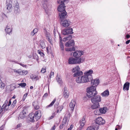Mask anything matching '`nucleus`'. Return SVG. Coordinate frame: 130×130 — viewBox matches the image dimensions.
Listing matches in <instances>:
<instances>
[{"label": "nucleus", "mask_w": 130, "mask_h": 130, "mask_svg": "<svg viewBox=\"0 0 130 130\" xmlns=\"http://www.w3.org/2000/svg\"><path fill=\"white\" fill-rule=\"evenodd\" d=\"M87 95L89 98H91V100L93 104L99 103L101 100L100 96L97 95L94 96L98 94L96 90V88L95 87H90L87 89Z\"/></svg>", "instance_id": "obj_1"}, {"label": "nucleus", "mask_w": 130, "mask_h": 130, "mask_svg": "<svg viewBox=\"0 0 130 130\" xmlns=\"http://www.w3.org/2000/svg\"><path fill=\"white\" fill-rule=\"evenodd\" d=\"M93 71L91 69L85 72L84 75L82 76H79L76 79V81L78 83H83L90 82L92 79V74Z\"/></svg>", "instance_id": "obj_2"}, {"label": "nucleus", "mask_w": 130, "mask_h": 130, "mask_svg": "<svg viewBox=\"0 0 130 130\" xmlns=\"http://www.w3.org/2000/svg\"><path fill=\"white\" fill-rule=\"evenodd\" d=\"M84 61V59L80 58L79 59L76 58L72 57H70L68 59V62L70 64H75L80 63Z\"/></svg>", "instance_id": "obj_3"}, {"label": "nucleus", "mask_w": 130, "mask_h": 130, "mask_svg": "<svg viewBox=\"0 0 130 130\" xmlns=\"http://www.w3.org/2000/svg\"><path fill=\"white\" fill-rule=\"evenodd\" d=\"M72 72L74 73L73 74L74 77H77L83 75V72L80 70V69L78 66L73 68L72 70Z\"/></svg>", "instance_id": "obj_4"}, {"label": "nucleus", "mask_w": 130, "mask_h": 130, "mask_svg": "<svg viewBox=\"0 0 130 130\" xmlns=\"http://www.w3.org/2000/svg\"><path fill=\"white\" fill-rule=\"evenodd\" d=\"M66 0H58L57 2L59 4H61L58 7L57 9L59 11L62 12L66 11L65 6L64 2Z\"/></svg>", "instance_id": "obj_5"}, {"label": "nucleus", "mask_w": 130, "mask_h": 130, "mask_svg": "<svg viewBox=\"0 0 130 130\" xmlns=\"http://www.w3.org/2000/svg\"><path fill=\"white\" fill-rule=\"evenodd\" d=\"M70 117V113H66L63 119L62 123L64 124V125L66 127H67L68 126V122L69 121L68 120L69 119Z\"/></svg>", "instance_id": "obj_6"}, {"label": "nucleus", "mask_w": 130, "mask_h": 130, "mask_svg": "<svg viewBox=\"0 0 130 130\" xmlns=\"http://www.w3.org/2000/svg\"><path fill=\"white\" fill-rule=\"evenodd\" d=\"M84 54L83 52L82 51L77 50L74 52L73 54V56L76 58L79 59L81 56Z\"/></svg>", "instance_id": "obj_7"}, {"label": "nucleus", "mask_w": 130, "mask_h": 130, "mask_svg": "<svg viewBox=\"0 0 130 130\" xmlns=\"http://www.w3.org/2000/svg\"><path fill=\"white\" fill-rule=\"evenodd\" d=\"M72 28H65L62 31V33L64 35H67L69 34H72L73 33Z\"/></svg>", "instance_id": "obj_8"}, {"label": "nucleus", "mask_w": 130, "mask_h": 130, "mask_svg": "<svg viewBox=\"0 0 130 130\" xmlns=\"http://www.w3.org/2000/svg\"><path fill=\"white\" fill-rule=\"evenodd\" d=\"M14 12L16 14H18L20 12L19 4L17 1L14 2Z\"/></svg>", "instance_id": "obj_9"}, {"label": "nucleus", "mask_w": 130, "mask_h": 130, "mask_svg": "<svg viewBox=\"0 0 130 130\" xmlns=\"http://www.w3.org/2000/svg\"><path fill=\"white\" fill-rule=\"evenodd\" d=\"M71 22L69 20L65 19L61 21V24L64 27H67L70 25Z\"/></svg>", "instance_id": "obj_10"}, {"label": "nucleus", "mask_w": 130, "mask_h": 130, "mask_svg": "<svg viewBox=\"0 0 130 130\" xmlns=\"http://www.w3.org/2000/svg\"><path fill=\"white\" fill-rule=\"evenodd\" d=\"M96 124L99 125H103L105 123V121L101 117H99L95 120Z\"/></svg>", "instance_id": "obj_11"}, {"label": "nucleus", "mask_w": 130, "mask_h": 130, "mask_svg": "<svg viewBox=\"0 0 130 130\" xmlns=\"http://www.w3.org/2000/svg\"><path fill=\"white\" fill-rule=\"evenodd\" d=\"M67 13L66 11L62 12L61 13H59L60 19L61 21L64 20L67 17Z\"/></svg>", "instance_id": "obj_12"}, {"label": "nucleus", "mask_w": 130, "mask_h": 130, "mask_svg": "<svg viewBox=\"0 0 130 130\" xmlns=\"http://www.w3.org/2000/svg\"><path fill=\"white\" fill-rule=\"evenodd\" d=\"M5 30L7 34L9 35L12 34V28L10 27L9 24H7L6 28L5 29Z\"/></svg>", "instance_id": "obj_13"}, {"label": "nucleus", "mask_w": 130, "mask_h": 130, "mask_svg": "<svg viewBox=\"0 0 130 130\" xmlns=\"http://www.w3.org/2000/svg\"><path fill=\"white\" fill-rule=\"evenodd\" d=\"M75 44L74 41L73 40H70L66 43L65 46L66 47H70L73 46Z\"/></svg>", "instance_id": "obj_14"}, {"label": "nucleus", "mask_w": 130, "mask_h": 130, "mask_svg": "<svg viewBox=\"0 0 130 130\" xmlns=\"http://www.w3.org/2000/svg\"><path fill=\"white\" fill-rule=\"evenodd\" d=\"M34 115L35 119L37 121L41 117V112L40 111L38 110L36 112Z\"/></svg>", "instance_id": "obj_15"}, {"label": "nucleus", "mask_w": 130, "mask_h": 130, "mask_svg": "<svg viewBox=\"0 0 130 130\" xmlns=\"http://www.w3.org/2000/svg\"><path fill=\"white\" fill-rule=\"evenodd\" d=\"M91 81V84L94 85V86L92 85L91 87L93 86L96 87L95 86H97L99 83V81L98 79H96L93 80H92V79Z\"/></svg>", "instance_id": "obj_16"}, {"label": "nucleus", "mask_w": 130, "mask_h": 130, "mask_svg": "<svg viewBox=\"0 0 130 130\" xmlns=\"http://www.w3.org/2000/svg\"><path fill=\"white\" fill-rule=\"evenodd\" d=\"M75 104L76 102L73 100H72L69 106L72 111H73Z\"/></svg>", "instance_id": "obj_17"}, {"label": "nucleus", "mask_w": 130, "mask_h": 130, "mask_svg": "<svg viewBox=\"0 0 130 130\" xmlns=\"http://www.w3.org/2000/svg\"><path fill=\"white\" fill-rule=\"evenodd\" d=\"M35 115L33 113H31L29 115V120L32 122H34L35 121Z\"/></svg>", "instance_id": "obj_18"}, {"label": "nucleus", "mask_w": 130, "mask_h": 130, "mask_svg": "<svg viewBox=\"0 0 130 130\" xmlns=\"http://www.w3.org/2000/svg\"><path fill=\"white\" fill-rule=\"evenodd\" d=\"M63 97L66 98H68L69 95V93L68 91L67 90L66 88L65 87L64 88V90L63 92Z\"/></svg>", "instance_id": "obj_19"}, {"label": "nucleus", "mask_w": 130, "mask_h": 130, "mask_svg": "<svg viewBox=\"0 0 130 130\" xmlns=\"http://www.w3.org/2000/svg\"><path fill=\"white\" fill-rule=\"evenodd\" d=\"M6 11L7 12H8L9 11H10L12 10V7L11 4L10 3H7L6 6Z\"/></svg>", "instance_id": "obj_20"}, {"label": "nucleus", "mask_w": 130, "mask_h": 130, "mask_svg": "<svg viewBox=\"0 0 130 130\" xmlns=\"http://www.w3.org/2000/svg\"><path fill=\"white\" fill-rule=\"evenodd\" d=\"M26 113L24 110H23L21 112L19 115V117L18 118L19 119L20 118L23 119L26 117Z\"/></svg>", "instance_id": "obj_21"}, {"label": "nucleus", "mask_w": 130, "mask_h": 130, "mask_svg": "<svg viewBox=\"0 0 130 130\" xmlns=\"http://www.w3.org/2000/svg\"><path fill=\"white\" fill-rule=\"evenodd\" d=\"M80 125L79 127V128L80 129H81L83 128V127L85 125V124L86 122V121L85 120V118H82L80 121Z\"/></svg>", "instance_id": "obj_22"}, {"label": "nucleus", "mask_w": 130, "mask_h": 130, "mask_svg": "<svg viewBox=\"0 0 130 130\" xmlns=\"http://www.w3.org/2000/svg\"><path fill=\"white\" fill-rule=\"evenodd\" d=\"M129 83L127 82L125 83L123 86V90L125 91V90H129Z\"/></svg>", "instance_id": "obj_23"}, {"label": "nucleus", "mask_w": 130, "mask_h": 130, "mask_svg": "<svg viewBox=\"0 0 130 130\" xmlns=\"http://www.w3.org/2000/svg\"><path fill=\"white\" fill-rule=\"evenodd\" d=\"M109 92L108 90L107 89L104 91L103 93L101 94V95L103 96H107L109 95Z\"/></svg>", "instance_id": "obj_24"}, {"label": "nucleus", "mask_w": 130, "mask_h": 130, "mask_svg": "<svg viewBox=\"0 0 130 130\" xmlns=\"http://www.w3.org/2000/svg\"><path fill=\"white\" fill-rule=\"evenodd\" d=\"M107 108L106 107H104L101 108L99 109L100 112L101 113H105L106 112Z\"/></svg>", "instance_id": "obj_25"}, {"label": "nucleus", "mask_w": 130, "mask_h": 130, "mask_svg": "<svg viewBox=\"0 0 130 130\" xmlns=\"http://www.w3.org/2000/svg\"><path fill=\"white\" fill-rule=\"evenodd\" d=\"M99 106V103H95L92 105L91 108L93 109H95L98 108Z\"/></svg>", "instance_id": "obj_26"}, {"label": "nucleus", "mask_w": 130, "mask_h": 130, "mask_svg": "<svg viewBox=\"0 0 130 130\" xmlns=\"http://www.w3.org/2000/svg\"><path fill=\"white\" fill-rule=\"evenodd\" d=\"M32 104L35 109L37 110L39 108V107L38 104L37 102H34Z\"/></svg>", "instance_id": "obj_27"}, {"label": "nucleus", "mask_w": 130, "mask_h": 130, "mask_svg": "<svg viewBox=\"0 0 130 130\" xmlns=\"http://www.w3.org/2000/svg\"><path fill=\"white\" fill-rule=\"evenodd\" d=\"M72 38V36L71 35H70L68 37H66L63 39V41H66L68 40H70Z\"/></svg>", "instance_id": "obj_28"}, {"label": "nucleus", "mask_w": 130, "mask_h": 130, "mask_svg": "<svg viewBox=\"0 0 130 130\" xmlns=\"http://www.w3.org/2000/svg\"><path fill=\"white\" fill-rule=\"evenodd\" d=\"M20 75H25L28 73V72L27 70H24L22 71L21 70V71Z\"/></svg>", "instance_id": "obj_29"}, {"label": "nucleus", "mask_w": 130, "mask_h": 130, "mask_svg": "<svg viewBox=\"0 0 130 130\" xmlns=\"http://www.w3.org/2000/svg\"><path fill=\"white\" fill-rule=\"evenodd\" d=\"M65 50L67 51H75V49L74 47H72L66 48Z\"/></svg>", "instance_id": "obj_30"}, {"label": "nucleus", "mask_w": 130, "mask_h": 130, "mask_svg": "<svg viewBox=\"0 0 130 130\" xmlns=\"http://www.w3.org/2000/svg\"><path fill=\"white\" fill-rule=\"evenodd\" d=\"M5 87V84L2 82V80L0 79V89H4Z\"/></svg>", "instance_id": "obj_31"}, {"label": "nucleus", "mask_w": 130, "mask_h": 130, "mask_svg": "<svg viewBox=\"0 0 130 130\" xmlns=\"http://www.w3.org/2000/svg\"><path fill=\"white\" fill-rule=\"evenodd\" d=\"M63 107L62 106H61L57 107V113H58L59 112H60L63 109Z\"/></svg>", "instance_id": "obj_32"}, {"label": "nucleus", "mask_w": 130, "mask_h": 130, "mask_svg": "<svg viewBox=\"0 0 130 130\" xmlns=\"http://www.w3.org/2000/svg\"><path fill=\"white\" fill-rule=\"evenodd\" d=\"M95 125L89 127L87 128V130H95Z\"/></svg>", "instance_id": "obj_33"}, {"label": "nucleus", "mask_w": 130, "mask_h": 130, "mask_svg": "<svg viewBox=\"0 0 130 130\" xmlns=\"http://www.w3.org/2000/svg\"><path fill=\"white\" fill-rule=\"evenodd\" d=\"M56 80L60 85L61 86L62 84V82L61 79L58 77V78H56Z\"/></svg>", "instance_id": "obj_34"}, {"label": "nucleus", "mask_w": 130, "mask_h": 130, "mask_svg": "<svg viewBox=\"0 0 130 130\" xmlns=\"http://www.w3.org/2000/svg\"><path fill=\"white\" fill-rule=\"evenodd\" d=\"M40 46L42 49L44 48L45 47L44 43L43 41H41L40 43Z\"/></svg>", "instance_id": "obj_35"}, {"label": "nucleus", "mask_w": 130, "mask_h": 130, "mask_svg": "<svg viewBox=\"0 0 130 130\" xmlns=\"http://www.w3.org/2000/svg\"><path fill=\"white\" fill-rule=\"evenodd\" d=\"M38 29L37 28H35L33 31L31 32V35L33 36H34L36 33L38 31Z\"/></svg>", "instance_id": "obj_36"}, {"label": "nucleus", "mask_w": 130, "mask_h": 130, "mask_svg": "<svg viewBox=\"0 0 130 130\" xmlns=\"http://www.w3.org/2000/svg\"><path fill=\"white\" fill-rule=\"evenodd\" d=\"M12 70L15 72L17 73L19 75H20V73H21V69H18V70H17L16 69H12Z\"/></svg>", "instance_id": "obj_37"}, {"label": "nucleus", "mask_w": 130, "mask_h": 130, "mask_svg": "<svg viewBox=\"0 0 130 130\" xmlns=\"http://www.w3.org/2000/svg\"><path fill=\"white\" fill-rule=\"evenodd\" d=\"M56 101V99H54L53 100L52 102L50 103V104L47 105V107H51L52 106L54 103Z\"/></svg>", "instance_id": "obj_38"}, {"label": "nucleus", "mask_w": 130, "mask_h": 130, "mask_svg": "<svg viewBox=\"0 0 130 130\" xmlns=\"http://www.w3.org/2000/svg\"><path fill=\"white\" fill-rule=\"evenodd\" d=\"M38 52L39 54L41 56L43 57L44 56V54L40 50H39L38 51Z\"/></svg>", "instance_id": "obj_39"}, {"label": "nucleus", "mask_w": 130, "mask_h": 130, "mask_svg": "<svg viewBox=\"0 0 130 130\" xmlns=\"http://www.w3.org/2000/svg\"><path fill=\"white\" fill-rule=\"evenodd\" d=\"M59 46H60V47L61 48V50H63V51L64 50V46H63V43L62 42H60Z\"/></svg>", "instance_id": "obj_40"}, {"label": "nucleus", "mask_w": 130, "mask_h": 130, "mask_svg": "<svg viewBox=\"0 0 130 130\" xmlns=\"http://www.w3.org/2000/svg\"><path fill=\"white\" fill-rule=\"evenodd\" d=\"M18 85L21 87H24L26 85V84L25 83H21L18 84Z\"/></svg>", "instance_id": "obj_41"}, {"label": "nucleus", "mask_w": 130, "mask_h": 130, "mask_svg": "<svg viewBox=\"0 0 130 130\" xmlns=\"http://www.w3.org/2000/svg\"><path fill=\"white\" fill-rule=\"evenodd\" d=\"M28 94L27 93L26 94H25L23 98L22 99V100H23V101H24L25 100V99L26 97H27V95Z\"/></svg>", "instance_id": "obj_42"}, {"label": "nucleus", "mask_w": 130, "mask_h": 130, "mask_svg": "<svg viewBox=\"0 0 130 130\" xmlns=\"http://www.w3.org/2000/svg\"><path fill=\"white\" fill-rule=\"evenodd\" d=\"M46 36L47 39H48V37H51V35L48 32H46Z\"/></svg>", "instance_id": "obj_43"}, {"label": "nucleus", "mask_w": 130, "mask_h": 130, "mask_svg": "<svg viewBox=\"0 0 130 130\" xmlns=\"http://www.w3.org/2000/svg\"><path fill=\"white\" fill-rule=\"evenodd\" d=\"M99 110H95L94 111V113L96 115H99Z\"/></svg>", "instance_id": "obj_44"}, {"label": "nucleus", "mask_w": 130, "mask_h": 130, "mask_svg": "<svg viewBox=\"0 0 130 130\" xmlns=\"http://www.w3.org/2000/svg\"><path fill=\"white\" fill-rule=\"evenodd\" d=\"M54 72H51L49 75V78L50 77L51 78V77H53L54 76Z\"/></svg>", "instance_id": "obj_45"}, {"label": "nucleus", "mask_w": 130, "mask_h": 130, "mask_svg": "<svg viewBox=\"0 0 130 130\" xmlns=\"http://www.w3.org/2000/svg\"><path fill=\"white\" fill-rule=\"evenodd\" d=\"M41 72L42 73H44L46 72V69L45 68H43L41 71Z\"/></svg>", "instance_id": "obj_46"}, {"label": "nucleus", "mask_w": 130, "mask_h": 130, "mask_svg": "<svg viewBox=\"0 0 130 130\" xmlns=\"http://www.w3.org/2000/svg\"><path fill=\"white\" fill-rule=\"evenodd\" d=\"M48 41L51 44L52 42V38L51 37H48V39H47Z\"/></svg>", "instance_id": "obj_47"}, {"label": "nucleus", "mask_w": 130, "mask_h": 130, "mask_svg": "<svg viewBox=\"0 0 130 130\" xmlns=\"http://www.w3.org/2000/svg\"><path fill=\"white\" fill-rule=\"evenodd\" d=\"M64 126H65L64 125V124H63L62 123L60 125L59 127L60 129H61Z\"/></svg>", "instance_id": "obj_48"}, {"label": "nucleus", "mask_w": 130, "mask_h": 130, "mask_svg": "<svg viewBox=\"0 0 130 130\" xmlns=\"http://www.w3.org/2000/svg\"><path fill=\"white\" fill-rule=\"evenodd\" d=\"M7 105H5V104H4L3 105L2 107V108L1 109H3L4 108H5V109H7V108H7Z\"/></svg>", "instance_id": "obj_49"}, {"label": "nucleus", "mask_w": 130, "mask_h": 130, "mask_svg": "<svg viewBox=\"0 0 130 130\" xmlns=\"http://www.w3.org/2000/svg\"><path fill=\"white\" fill-rule=\"evenodd\" d=\"M43 7L45 10L47 8V6L46 4H43Z\"/></svg>", "instance_id": "obj_50"}, {"label": "nucleus", "mask_w": 130, "mask_h": 130, "mask_svg": "<svg viewBox=\"0 0 130 130\" xmlns=\"http://www.w3.org/2000/svg\"><path fill=\"white\" fill-rule=\"evenodd\" d=\"M11 99H10L9 100V103H8V104L7 105V106H9L11 104Z\"/></svg>", "instance_id": "obj_51"}, {"label": "nucleus", "mask_w": 130, "mask_h": 130, "mask_svg": "<svg viewBox=\"0 0 130 130\" xmlns=\"http://www.w3.org/2000/svg\"><path fill=\"white\" fill-rule=\"evenodd\" d=\"M19 64H20L21 66H22L23 67H26V65H24L23 64L21 63H20Z\"/></svg>", "instance_id": "obj_52"}, {"label": "nucleus", "mask_w": 130, "mask_h": 130, "mask_svg": "<svg viewBox=\"0 0 130 130\" xmlns=\"http://www.w3.org/2000/svg\"><path fill=\"white\" fill-rule=\"evenodd\" d=\"M21 126V124H18L17 126V128H18L20 127Z\"/></svg>", "instance_id": "obj_53"}, {"label": "nucleus", "mask_w": 130, "mask_h": 130, "mask_svg": "<svg viewBox=\"0 0 130 130\" xmlns=\"http://www.w3.org/2000/svg\"><path fill=\"white\" fill-rule=\"evenodd\" d=\"M11 106L12 108H13L15 106V104L12 103V104L11 105Z\"/></svg>", "instance_id": "obj_54"}, {"label": "nucleus", "mask_w": 130, "mask_h": 130, "mask_svg": "<svg viewBox=\"0 0 130 130\" xmlns=\"http://www.w3.org/2000/svg\"><path fill=\"white\" fill-rule=\"evenodd\" d=\"M48 95V94L47 93H45L44 95L43 96V97L46 98V97Z\"/></svg>", "instance_id": "obj_55"}, {"label": "nucleus", "mask_w": 130, "mask_h": 130, "mask_svg": "<svg viewBox=\"0 0 130 130\" xmlns=\"http://www.w3.org/2000/svg\"><path fill=\"white\" fill-rule=\"evenodd\" d=\"M59 105V103L58 102H57L56 103L55 105L54 106L55 107H57L58 105Z\"/></svg>", "instance_id": "obj_56"}, {"label": "nucleus", "mask_w": 130, "mask_h": 130, "mask_svg": "<svg viewBox=\"0 0 130 130\" xmlns=\"http://www.w3.org/2000/svg\"><path fill=\"white\" fill-rule=\"evenodd\" d=\"M8 103V101L7 100H6L5 101L4 104H5V105H7Z\"/></svg>", "instance_id": "obj_57"}, {"label": "nucleus", "mask_w": 130, "mask_h": 130, "mask_svg": "<svg viewBox=\"0 0 130 130\" xmlns=\"http://www.w3.org/2000/svg\"><path fill=\"white\" fill-rule=\"evenodd\" d=\"M55 125H54L52 127V128H51V130H54L55 129Z\"/></svg>", "instance_id": "obj_58"}, {"label": "nucleus", "mask_w": 130, "mask_h": 130, "mask_svg": "<svg viewBox=\"0 0 130 130\" xmlns=\"http://www.w3.org/2000/svg\"><path fill=\"white\" fill-rule=\"evenodd\" d=\"M130 42V40H128L125 43L126 44H129V43Z\"/></svg>", "instance_id": "obj_59"}, {"label": "nucleus", "mask_w": 130, "mask_h": 130, "mask_svg": "<svg viewBox=\"0 0 130 130\" xmlns=\"http://www.w3.org/2000/svg\"><path fill=\"white\" fill-rule=\"evenodd\" d=\"M59 37L60 39V42H62V38L60 35H59Z\"/></svg>", "instance_id": "obj_60"}, {"label": "nucleus", "mask_w": 130, "mask_h": 130, "mask_svg": "<svg viewBox=\"0 0 130 130\" xmlns=\"http://www.w3.org/2000/svg\"><path fill=\"white\" fill-rule=\"evenodd\" d=\"M37 76L35 75L34 76H33L32 78H33L34 79H37Z\"/></svg>", "instance_id": "obj_61"}, {"label": "nucleus", "mask_w": 130, "mask_h": 130, "mask_svg": "<svg viewBox=\"0 0 130 130\" xmlns=\"http://www.w3.org/2000/svg\"><path fill=\"white\" fill-rule=\"evenodd\" d=\"M73 127V125L72 124H71V126H70V128H71V129H72Z\"/></svg>", "instance_id": "obj_62"}, {"label": "nucleus", "mask_w": 130, "mask_h": 130, "mask_svg": "<svg viewBox=\"0 0 130 130\" xmlns=\"http://www.w3.org/2000/svg\"><path fill=\"white\" fill-rule=\"evenodd\" d=\"M126 38H128L130 37V35L128 34L126 35Z\"/></svg>", "instance_id": "obj_63"}, {"label": "nucleus", "mask_w": 130, "mask_h": 130, "mask_svg": "<svg viewBox=\"0 0 130 130\" xmlns=\"http://www.w3.org/2000/svg\"><path fill=\"white\" fill-rule=\"evenodd\" d=\"M17 102V100H14L13 102V103L15 104Z\"/></svg>", "instance_id": "obj_64"}]
</instances>
